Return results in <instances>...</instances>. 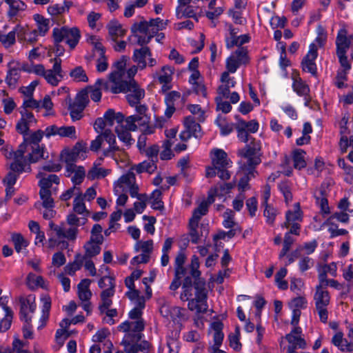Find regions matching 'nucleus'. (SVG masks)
I'll list each match as a JSON object with an SVG mask.
<instances>
[{
	"instance_id": "nucleus-58",
	"label": "nucleus",
	"mask_w": 353,
	"mask_h": 353,
	"mask_svg": "<svg viewBox=\"0 0 353 353\" xmlns=\"http://www.w3.org/2000/svg\"><path fill=\"white\" fill-rule=\"evenodd\" d=\"M85 249V254L83 256L85 258H92L101 252V245L96 243L88 241L83 246Z\"/></svg>"
},
{
	"instance_id": "nucleus-20",
	"label": "nucleus",
	"mask_w": 353,
	"mask_h": 353,
	"mask_svg": "<svg viewBox=\"0 0 353 353\" xmlns=\"http://www.w3.org/2000/svg\"><path fill=\"white\" fill-rule=\"evenodd\" d=\"M23 32V26L21 24L15 26L8 33L0 31V43L5 48H10L16 43V37L19 41L22 38Z\"/></svg>"
},
{
	"instance_id": "nucleus-25",
	"label": "nucleus",
	"mask_w": 353,
	"mask_h": 353,
	"mask_svg": "<svg viewBox=\"0 0 353 353\" xmlns=\"http://www.w3.org/2000/svg\"><path fill=\"white\" fill-rule=\"evenodd\" d=\"M138 65H133L126 72L125 76H123L122 80L118 86L112 87L111 88H139V85L136 81L134 79V75L137 72Z\"/></svg>"
},
{
	"instance_id": "nucleus-44",
	"label": "nucleus",
	"mask_w": 353,
	"mask_h": 353,
	"mask_svg": "<svg viewBox=\"0 0 353 353\" xmlns=\"http://www.w3.org/2000/svg\"><path fill=\"white\" fill-rule=\"evenodd\" d=\"M239 30L234 28L232 24H226L225 41L226 47L230 49L236 44L237 33Z\"/></svg>"
},
{
	"instance_id": "nucleus-4",
	"label": "nucleus",
	"mask_w": 353,
	"mask_h": 353,
	"mask_svg": "<svg viewBox=\"0 0 353 353\" xmlns=\"http://www.w3.org/2000/svg\"><path fill=\"white\" fill-rule=\"evenodd\" d=\"M210 157L212 165L218 168V176L221 180H228L231 174L228 169L232 166V161L228 154L223 150L215 148L211 150Z\"/></svg>"
},
{
	"instance_id": "nucleus-11",
	"label": "nucleus",
	"mask_w": 353,
	"mask_h": 353,
	"mask_svg": "<svg viewBox=\"0 0 353 353\" xmlns=\"http://www.w3.org/2000/svg\"><path fill=\"white\" fill-rule=\"evenodd\" d=\"M249 61L248 52L246 48L239 47L226 59V68L229 73H234L242 64Z\"/></svg>"
},
{
	"instance_id": "nucleus-22",
	"label": "nucleus",
	"mask_w": 353,
	"mask_h": 353,
	"mask_svg": "<svg viewBox=\"0 0 353 353\" xmlns=\"http://www.w3.org/2000/svg\"><path fill=\"white\" fill-rule=\"evenodd\" d=\"M20 114H21V118L16 125V130L24 137L27 135L30 125L36 123V119L34 114L27 110H21Z\"/></svg>"
},
{
	"instance_id": "nucleus-36",
	"label": "nucleus",
	"mask_w": 353,
	"mask_h": 353,
	"mask_svg": "<svg viewBox=\"0 0 353 353\" xmlns=\"http://www.w3.org/2000/svg\"><path fill=\"white\" fill-rule=\"evenodd\" d=\"M85 261L81 254H76L72 262L68 263L64 268L66 274L74 276L78 270H81Z\"/></svg>"
},
{
	"instance_id": "nucleus-37",
	"label": "nucleus",
	"mask_w": 353,
	"mask_h": 353,
	"mask_svg": "<svg viewBox=\"0 0 353 353\" xmlns=\"http://www.w3.org/2000/svg\"><path fill=\"white\" fill-rule=\"evenodd\" d=\"M54 193L51 190L40 189L39 196L41 201V203L37 202L34 204L36 208L39 211H41V207H54V201L52 197V194Z\"/></svg>"
},
{
	"instance_id": "nucleus-50",
	"label": "nucleus",
	"mask_w": 353,
	"mask_h": 353,
	"mask_svg": "<svg viewBox=\"0 0 353 353\" xmlns=\"http://www.w3.org/2000/svg\"><path fill=\"white\" fill-rule=\"evenodd\" d=\"M216 125L220 129V133L222 136H228L234 130V124L232 123L228 122L226 119L222 116H219L215 120Z\"/></svg>"
},
{
	"instance_id": "nucleus-9",
	"label": "nucleus",
	"mask_w": 353,
	"mask_h": 353,
	"mask_svg": "<svg viewBox=\"0 0 353 353\" xmlns=\"http://www.w3.org/2000/svg\"><path fill=\"white\" fill-rule=\"evenodd\" d=\"M158 304L159 305V312L163 318L170 319L174 323H180L185 319V309L172 306L165 297H160L158 300Z\"/></svg>"
},
{
	"instance_id": "nucleus-19",
	"label": "nucleus",
	"mask_w": 353,
	"mask_h": 353,
	"mask_svg": "<svg viewBox=\"0 0 353 353\" xmlns=\"http://www.w3.org/2000/svg\"><path fill=\"white\" fill-rule=\"evenodd\" d=\"M37 178L39 179V186L40 189L50 190L56 194L58 188L57 185L60 183L59 176L57 174H50L45 175L43 172L39 171L37 175Z\"/></svg>"
},
{
	"instance_id": "nucleus-60",
	"label": "nucleus",
	"mask_w": 353,
	"mask_h": 353,
	"mask_svg": "<svg viewBox=\"0 0 353 353\" xmlns=\"http://www.w3.org/2000/svg\"><path fill=\"white\" fill-rule=\"evenodd\" d=\"M89 43L92 46L94 53L99 57L105 55V48L101 39L97 36H91L88 39Z\"/></svg>"
},
{
	"instance_id": "nucleus-57",
	"label": "nucleus",
	"mask_w": 353,
	"mask_h": 353,
	"mask_svg": "<svg viewBox=\"0 0 353 353\" xmlns=\"http://www.w3.org/2000/svg\"><path fill=\"white\" fill-rule=\"evenodd\" d=\"M216 0H211L208 4V10L206 12V17L211 20L218 18L223 12V8L221 6H216Z\"/></svg>"
},
{
	"instance_id": "nucleus-51",
	"label": "nucleus",
	"mask_w": 353,
	"mask_h": 353,
	"mask_svg": "<svg viewBox=\"0 0 353 353\" xmlns=\"http://www.w3.org/2000/svg\"><path fill=\"white\" fill-rule=\"evenodd\" d=\"M161 196L162 192L159 189H156L152 192L150 196V201L152 209L158 210H163L164 209Z\"/></svg>"
},
{
	"instance_id": "nucleus-62",
	"label": "nucleus",
	"mask_w": 353,
	"mask_h": 353,
	"mask_svg": "<svg viewBox=\"0 0 353 353\" xmlns=\"http://www.w3.org/2000/svg\"><path fill=\"white\" fill-rule=\"evenodd\" d=\"M338 165L344 171L345 181L351 184L353 181V166L347 165L345 159L341 158L338 159Z\"/></svg>"
},
{
	"instance_id": "nucleus-2",
	"label": "nucleus",
	"mask_w": 353,
	"mask_h": 353,
	"mask_svg": "<svg viewBox=\"0 0 353 353\" xmlns=\"http://www.w3.org/2000/svg\"><path fill=\"white\" fill-rule=\"evenodd\" d=\"M336 53L339 61L343 68V71L339 72L336 79V85L338 88H342L345 85L346 80V74L351 69V64L347 57V52L350 47V43L347 38V30L345 28H341L337 33L336 38Z\"/></svg>"
},
{
	"instance_id": "nucleus-15",
	"label": "nucleus",
	"mask_w": 353,
	"mask_h": 353,
	"mask_svg": "<svg viewBox=\"0 0 353 353\" xmlns=\"http://www.w3.org/2000/svg\"><path fill=\"white\" fill-rule=\"evenodd\" d=\"M289 343L288 347V353H298L296 349H305L306 347V341L302 336V329L301 327L294 326L291 332L285 336Z\"/></svg>"
},
{
	"instance_id": "nucleus-64",
	"label": "nucleus",
	"mask_w": 353,
	"mask_h": 353,
	"mask_svg": "<svg viewBox=\"0 0 353 353\" xmlns=\"http://www.w3.org/2000/svg\"><path fill=\"white\" fill-rule=\"evenodd\" d=\"M179 332H176L171 337L168 336L167 337V346L168 347L169 353H179L180 346L178 338Z\"/></svg>"
},
{
	"instance_id": "nucleus-32",
	"label": "nucleus",
	"mask_w": 353,
	"mask_h": 353,
	"mask_svg": "<svg viewBox=\"0 0 353 353\" xmlns=\"http://www.w3.org/2000/svg\"><path fill=\"white\" fill-rule=\"evenodd\" d=\"M67 176H70L72 174L71 181L73 183V186L80 185L84 180L85 176V170L83 166H77L74 165V168L68 169V165H66Z\"/></svg>"
},
{
	"instance_id": "nucleus-8",
	"label": "nucleus",
	"mask_w": 353,
	"mask_h": 353,
	"mask_svg": "<svg viewBox=\"0 0 353 353\" xmlns=\"http://www.w3.org/2000/svg\"><path fill=\"white\" fill-rule=\"evenodd\" d=\"M89 103L88 90H81L74 100L68 99V110L72 121L83 117V112Z\"/></svg>"
},
{
	"instance_id": "nucleus-5",
	"label": "nucleus",
	"mask_w": 353,
	"mask_h": 353,
	"mask_svg": "<svg viewBox=\"0 0 353 353\" xmlns=\"http://www.w3.org/2000/svg\"><path fill=\"white\" fill-rule=\"evenodd\" d=\"M87 143L81 140L77 141L72 148H65L61 152V158L68 165V169H72L78 160H84L88 153Z\"/></svg>"
},
{
	"instance_id": "nucleus-14",
	"label": "nucleus",
	"mask_w": 353,
	"mask_h": 353,
	"mask_svg": "<svg viewBox=\"0 0 353 353\" xmlns=\"http://www.w3.org/2000/svg\"><path fill=\"white\" fill-rule=\"evenodd\" d=\"M36 298L33 294H29L26 296L19 298L20 303V319L26 323L31 322L32 314L34 313L37 304Z\"/></svg>"
},
{
	"instance_id": "nucleus-54",
	"label": "nucleus",
	"mask_w": 353,
	"mask_h": 353,
	"mask_svg": "<svg viewBox=\"0 0 353 353\" xmlns=\"http://www.w3.org/2000/svg\"><path fill=\"white\" fill-rule=\"evenodd\" d=\"M12 241L14 243V249L18 253L21 252L23 249H26L29 245V241L20 233H13L12 234Z\"/></svg>"
},
{
	"instance_id": "nucleus-38",
	"label": "nucleus",
	"mask_w": 353,
	"mask_h": 353,
	"mask_svg": "<svg viewBox=\"0 0 353 353\" xmlns=\"http://www.w3.org/2000/svg\"><path fill=\"white\" fill-rule=\"evenodd\" d=\"M26 284L31 290H35L38 288L43 289L47 288L45 279L41 276L36 275L34 273H29L26 278Z\"/></svg>"
},
{
	"instance_id": "nucleus-40",
	"label": "nucleus",
	"mask_w": 353,
	"mask_h": 353,
	"mask_svg": "<svg viewBox=\"0 0 353 353\" xmlns=\"http://www.w3.org/2000/svg\"><path fill=\"white\" fill-rule=\"evenodd\" d=\"M241 160L239 165L241 168L248 174L254 175L255 167L261 163V159L258 157H252Z\"/></svg>"
},
{
	"instance_id": "nucleus-3",
	"label": "nucleus",
	"mask_w": 353,
	"mask_h": 353,
	"mask_svg": "<svg viewBox=\"0 0 353 353\" xmlns=\"http://www.w3.org/2000/svg\"><path fill=\"white\" fill-rule=\"evenodd\" d=\"M194 297H192L188 303V308L196 313H206L208 310V290L205 281H197L194 283Z\"/></svg>"
},
{
	"instance_id": "nucleus-31",
	"label": "nucleus",
	"mask_w": 353,
	"mask_h": 353,
	"mask_svg": "<svg viewBox=\"0 0 353 353\" xmlns=\"http://www.w3.org/2000/svg\"><path fill=\"white\" fill-rule=\"evenodd\" d=\"M91 280L89 279H82L77 285V294L81 301H90L92 293L90 290Z\"/></svg>"
},
{
	"instance_id": "nucleus-28",
	"label": "nucleus",
	"mask_w": 353,
	"mask_h": 353,
	"mask_svg": "<svg viewBox=\"0 0 353 353\" xmlns=\"http://www.w3.org/2000/svg\"><path fill=\"white\" fill-rule=\"evenodd\" d=\"M332 343L342 352H353V342L344 339L342 332H338L333 336Z\"/></svg>"
},
{
	"instance_id": "nucleus-43",
	"label": "nucleus",
	"mask_w": 353,
	"mask_h": 353,
	"mask_svg": "<svg viewBox=\"0 0 353 353\" xmlns=\"http://www.w3.org/2000/svg\"><path fill=\"white\" fill-rule=\"evenodd\" d=\"M210 327L213 332V345H221L224 338L223 324L221 321H214L211 323Z\"/></svg>"
},
{
	"instance_id": "nucleus-7",
	"label": "nucleus",
	"mask_w": 353,
	"mask_h": 353,
	"mask_svg": "<svg viewBox=\"0 0 353 353\" xmlns=\"http://www.w3.org/2000/svg\"><path fill=\"white\" fill-rule=\"evenodd\" d=\"M54 41L65 42L70 49H74L81 38L80 32L77 28L63 26L54 28L52 31Z\"/></svg>"
},
{
	"instance_id": "nucleus-13",
	"label": "nucleus",
	"mask_w": 353,
	"mask_h": 353,
	"mask_svg": "<svg viewBox=\"0 0 353 353\" xmlns=\"http://www.w3.org/2000/svg\"><path fill=\"white\" fill-rule=\"evenodd\" d=\"M58 136L60 138H67L72 141L77 139V132L74 125H51L46 128V137L50 139L51 137Z\"/></svg>"
},
{
	"instance_id": "nucleus-63",
	"label": "nucleus",
	"mask_w": 353,
	"mask_h": 353,
	"mask_svg": "<svg viewBox=\"0 0 353 353\" xmlns=\"http://www.w3.org/2000/svg\"><path fill=\"white\" fill-rule=\"evenodd\" d=\"M23 32L22 34V38L19 39V41L27 42L29 43H33L38 40V37L39 34L38 33L37 30H33L31 31H28V29L26 26H23Z\"/></svg>"
},
{
	"instance_id": "nucleus-21",
	"label": "nucleus",
	"mask_w": 353,
	"mask_h": 353,
	"mask_svg": "<svg viewBox=\"0 0 353 353\" xmlns=\"http://www.w3.org/2000/svg\"><path fill=\"white\" fill-rule=\"evenodd\" d=\"M24 63L11 60L8 63V72L6 77V82L10 87L14 86L19 79L20 72L23 70Z\"/></svg>"
},
{
	"instance_id": "nucleus-16",
	"label": "nucleus",
	"mask_w": 353,
	"mask_h": 353,
	"mask_svg": "<svg viewBox=\"0 0 353 353\" xmlns=\"http://www.w3.org/2000/svg\"><path fill=\"white\" fill-rule=\"evenodd\" d=\"M318 57L317 47L315 43H310L306 55L301 61V68L303 72L310 73L314 77H316L317 67L316 59Z\"/></svg>"
},
{
	"instance_id": "nucleus-42",
	"label": "nucleus",
	"mask_w": 353,
	"mask_h": 353,
	"mask_svg": "<svg viewBox=\"0 0 353 353\" xmlns=\"http://www.w3.org/2000/svg\"><path fill=\"white\" fill-rule=\"evenodd\" d=\"M199 266L200 263L199 257L196 255H193L191 258V262L188 265V268L192 279H194V283L197 281H205L204 279L201 278V272L199 270Z\"/></svg>"
},
{
	"instance_id": "nucleus-35",
	"label": "nucleus",
	"mask_w": 353,
	"mask_h": 353,
	"mask_svg": "<svg viewBox=\"0 0 353 353\" xmlns=\"http://www.w3.org/2000/svg\"><path fill=\"white\" fill-rule=\"evenodd\" d=\"M194 281L190 276L185 277L181 287V292L180 299L182 301H188L193 295V290H194Z\"/></svg>"
},
{
	"instance_id": "nucleus-55",
	"label": "nucleus",
	"mask_w": 353,
	"mask_h": 353,
	"mask_svg": "<svg viewBox=\"0 0 353 353\" xmlns=\"http://www.w3.org/2000/svg\"><path fill=\"white\" fill-rule=\"evenodd\" d=\"M73 210L79 214L86 215L88 214L84 203L83 194H79L74 197L73 201Z\"/></svg>"
},
{
	"instance_id": "nucleus-27",
	"label": "nucleus",
	"mask_w": 353,
	"mask_h": 353,
	"mask_svg": "<svg viewBox=\"0 0 353 353\" xmlns=\"http://www.w3.org/2000/svg\"><path fill=\"white\" fill-rule=\"evenodd\" d=\"M110 288L104 289L101 293V303L99 305V310L101 314H103L105 309H108L112 304V297L114 294L115 285L110 284Z\"/></svg>"
},
{
	"instance_id": "nucleus-24",
	"label": "nucleus",
	"mask_w": 353,
	"mask_h": 353,
	"mask_svg": "<svg viewBox=\"0 0 353 353\" xmlns=\"http://www.w3.org/2000/svg\"><path fill=\"white\" fill-rule=\"evenodd\" d=\"M303 221V212L301 210L299 203H295L292 210H288L285 212V221L281 225L282 228H288L290 224L301 223Z\"/></svg>"
},
{
	"instance_id": "nucleus-49",
	"label": "nucleus",
	"mask_w": 353,
	"mask_h": 353,
	"mask_svg": "<svg viewBox=\"0 0 353 353\" xmlns=\"http://www.w3.org/2000/svg\"><path fill=\"white\" fill-rule=\"evenodd\" d=\"M174 74V68L169 65H165L161 68V70L159 75V81L163 84L162 88L170 83L172 80V76Z\"/></svg>"
},
{
	"instance_id": "nucleus-29",
	"label": "nucleus",
	"mask_w": 353,
	"mask_h": 353,
	"mask_svg": "<svg viewBox=\"0 0 353 353\" xmlns=\"http://www.w3.org/2000/svg\"><path fill=\"white\" fill-rule=\"evenodd\" d=\"M141 336L138 334L132 335L130 333L126 334L121 342L124 347V350L127 353H135L140 348L137 342L140 339Z\"/></svg>"
},
{
	"instance_id": "nucleus-46",
	"label": "nucleus",
	"mask_w": 353,
	"mask_h": 353,
	"mask_svg": "<svg viewBox=\"0 0 353 353\" xmlns=\"http://www.w3.org/2000/svg\"><path fill=\"white\" fill-rule=\"evenodd\" d=\"M34 90H23V94L26 96V99L23 100L21 106L22 110H27L30 108H40L41 101L34 99L32 97Z\"/></svg>"
},
{
	"instance_id": "nucleus-34",
	"label": "nucleus",
	"mask_w": 353,
	"mask_h": 353,
	"mask_svg": "<svg viewBox=\"0 0 353 353\" xmlns=\"http://www.w3.org/2000/svg\"><path fill=\"white\" fill-rule=\"evenodd\" d=\"M107 28L112 41H116L118 38L123 37L126 33V30L117 20H111L108 23Z\"/></svg>"
},
{
	"instance_id": "nucleus-18",
	"label": "nucleus",
	"mask_w": 353,
	"mask_h": 353,
	"mask_svg": "<svg viewBox=\"0 0 353 353\" xmlns=\"http://www.w3.org/2000/svg\"><path fill=\"white\" fill-rule=\"evenodd\" d=\"M127 57L122 56L118 60L115 61L112 65L113 70L109 74V81L112 83V87L118 86L122 80L123 76H125V68L126 66Z\"/></svg>"
},
{
	"instance_id": "nucleus-48",
	"label": "nucleus",
	"mask_w": 353,
	"mask_h": 353,
	"mask_svg": "<svg viewBox=\"0 0 353 353\" xmlns=\"http://www.w3.org/2000/svg\"><path fill=\"white\" fill-rule=\"evenodd\" d=\"M33 19L37 26V32L41 37H43L49 30V21L39 14L33 15Z\"/></svg>"
},
{
	"instance_id": "nucleus-61",
	"label": "nucleus",
	"mask_w": 353,
	"mask_h": 353,
	"mask_svg": "<svg viewBox=\"0 0 353 353\" xmlns=\"http://www.w3.org/2000/svg\"><path fill=\"white\" fill-rule=\"evenodd\" d=\"M32 152L28 154V161L30 163H36L41 159H46L44 156L45 147L40 145L32 146Z\"/></svg>"
},
{
	"instance_id": "nucleus-17",
	"label": "nucleus",
	"mask_w": 353,
	"mask_h": 353,
	"mask_svg": "<svg viewBox=\"0 0 353 353\" xmlns=\"http://www.w3.org/2000/svg\"><path fill=\"white\" fill-rule=\"evenodd\" d=\"M137 186L135 174L130 171L123 174L114 183V194H121L124 192H129L131 195L132 188Z\"/></svg>"
},
{
	"instance_id": "nucleus-23",
	"label": "nucleus",
	"mask_w": 353,
	"mask_h": 353,
	"mask_svg": "<svg viewBox=\"0 0 353 353\" xmlns=\"http://www.w3.org/2000/svg\"><path fill=\"white\" fill-rule=\"evenodd\" d=\"M61 63L60 59H55L52 69L47 70L43 76V78L51 86H57L63 78Z\"/></svg>"
},
{
	"instance_id": "nucleus-56",
	"label": "nucleus",
	"mask_w": 353,
	"mask_h": 353,
	"mask_svg": "<svg viewBox=\"0 0 353 353\" xmlns=\"http://www.w3.org/2000/svg\"><path fill=\"white\" fill-rule=\"evenodd\" d=\"M154 242L152 239L147 241H138L135 244L137 251H140L142 254L148 255L150 258V254L153 251Z\"/></svg>"
},
{
	"instance_id": "nucleus-53",
	"label": "nucleus",
	"mask_w": 353,
	"mask_h": 353,
	"mask_svg": "<svg viewBox=\"0 0 353 353\" xmlns=\"http://www.w3.org/2000/svg\"><path fill=\"white\" fill-rule=\"evenodd\" d=\"M199 10L198 6H194L193 5H188L183 8H180V10H176V14L178 17H185L188 18H194L196 21H198L197 18V12Z\"/></svg>"
},
{
	"instance_id": "nucleus-45",
	"label": "nucleus",
	"mask_w": 353,
	"mask_h": 353,
	"mask_svg": "<svg viewBox=\"0 0 353 353\" xmlns=\"http://www.w3.org/2000/svg\"><path fill=\"white\" fill-rule=\"evenodd\" d=\"M43 136L46 137V129L43 131L41 130H38L35 132L30 133L29 135H26L23 137V143L27 145H32V146L35 147L39 145V143L42 140Z\"/></svg>"
},
{
	"instance_id": "nucleus-52",
	"label": "nucleus",
	"mask_w": 353,
	"mask_h": 353,
	"mask_svg": "<svg viewBox=\"0 0 353 353\" xmlns=\"http://www.w3.org/2000/svg\"><path fill=\"white\" fill-rule=\"evenodd\" d=\"M5 2L9 6L8 15L10 17H14L17 14L25 9L26 5L21 0H4Z\"/></svg>"
},
{
	"instance_id": "nucleus-30",
	"label": "nucleus",
	"mask_w": 353,
	"mask_h": 353,
	"mask_svg": "<svg viewBox=\"0 0 353 353\" xmlns=\"http://www.w3.org/2000/svg\"><path fill=\"white\" fill-rule=\"evenodd\" d=\"M102 160V158H100L94 163L93 166L88 172V178L89 179L94 180L101 179L110 173L111 170L100 167Z\"/></svg>"
},
{
	"instance_id": "nucleus-47",
	"label": "nucleus",
	"mask_w": 353,
	"mask_h": 353,
	"mask_svg": "<svg viewBox=\"0 0 353 353\" xmlns=\"http://www.w3.org/2000/svg\"><path fill=\"white\" fill-rule=\"evenodd\" d=\"M305 152L302 149H295L292 152V160L294 167L296 169L301 170L306 166Z\"/></svg>"
},
{
	"instance_id": "nucleus-1",
	"label": "nucleus",
	"mask_w": 353,
	"mask_h": 353,
	"mask_svg": "<svg viewBox=\"0 0 353 353\" xmlns=\"http://www.w3.org/2000/svg\"><path fill=\"white\" fill-rule=\"evenodd\" d=\"M167 26V21L157 17L150 21H141L134 23L132 28V32L137 37V43L143 46L150 42L151 39L156 36V41L161 42L165 37L164 34L158 32L164 30Z\"/></svg>"
},
{
	"instance_id": "nucleus-26",
	"label": "nucleus",
	"mask_w": 353,
	"mask_h": 353,
	"mask_svg": "<svg viewBox=\"0 0 353 353\" xmlns=\"http://www.w3.org/2000/svg\"><path fill=\"white\" fill-rule=\"evenodd\" d=\"M114 94L124 92L125 97L131 106L137 105L140 101L144 97V90H111Z\"/></svg>"
},
{
	"instance_id": "nucleus-10",
	"label": "nucleus",
	"mask_w": 353,
	"mask_h": 353,
	"mask_svg": "<svg viewBox=\"0 0 353 353\" xmlns=\"http://www.w3.org/2000/svg\"><path fill=\"white\" fill-rule=\"evenodd\" d=\"M240 100L239 94L236 92H230V90H220L215 97L216 110L224 114L229 113L232 110V103H236Z\"/></svg>"
},
{
	"instance_id": "nucleus-41",
	"label": "nucleus",
	"mask_w": 353,
	"mask_h": 353,
	"mask_svg": "<svg viewBox=\"0 0 353 353\" xmlns=\"http://www.w3.org/2000/svg\"><path fill=\"white\" fill-rule=\"evenodd\" d=\"M103 118L108 127H112L114 122H117V125L123 123L124 116L122 113H116L113 109H108L103 114Z\"/></svg>"
},
{
	"instance_id": "nucleus-33",
	"label": "nucleus",
	"mask_w": 353,
	"mask_h": 353,
	"mask_svg": "<svg viewBox=\"0 0 353 353\" xmlns=\"http://www.w3.org/2000/svg\"><path fill=\"white\" fill-rule=\"evenodd\" d=\"M151 57V52L148 47H142L140 49H136L133 54V60L137 63L140 69H144L146 67V58Z\"/></svg>"
},
{
	"instance_id": "nucleus-12",
	"label": "nucleus",
	"mask_w": 353,
	"mask_h": 353,
	"mask_svg": "<svg viewBox=\"0 0 353 353\" xmlns=\"http://www.w3.org/2000/svg\"><path fill=\"white\" fill-rule=\"evenodd\" d=\"M199 123L200 122H198L193 116L185 117L183 120L185 130L179 134V137L181 141H187L192 137L196 139L201 138L203 133Z\"/></svg>"
},
{
	"instance_id": "nucleus-6",
	"label": "nucleus",
	"mask_w": 353,
	"mask_h": 353,
	"mask_svg": "<svg viewBox=\"0 0 353 353\" xmlns=\"http://www.w3.org/2000/svg\"><path fill=\"white\" fill-rule=\"evenodd\" d=\"M330 294L329 292L321 285H316L314 294V301L320 321L326 323L328 320L327 307L330 303Z\"/></svg>"
},
{
	"instance_id": "nucleus-39",
	"label": "nucleus",
	"mask_w": 353,
	"mask_h": 353,
	"mask_svg": "<svg viewBox=\"0 0 353 353\" xmlns=\"http://www.w3.org/2000/svg\"><path fill=\"white\" fill-rule=\"evenodd\" d=\"M115 132L119 139L125 145H131L134 143V140L132 138L131 131L125 128L123 123L116 126Z\"/></svg>"
},
{
	"instance_id": "nucleus-59",
	"label": "nucleus",
	"mask_w": 353,
	"mask_h": 353,
	"mask_svg": "<svg viewBox=\"0 0 353 353\" xmlns=\"http://www.w3.org/2000/svg\"><path fill=\"white\" fill-rule=\"evenodd\" d=\"M41 300L42 302V310L40 321L45 324L49 317L51 307V299L48 295H45L41 297Z\"/></svg>"
}]
</instances>
